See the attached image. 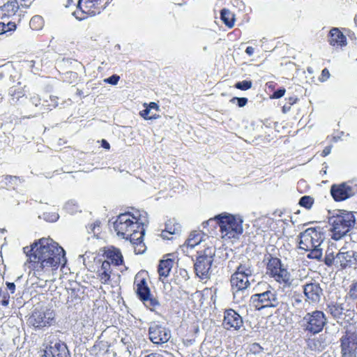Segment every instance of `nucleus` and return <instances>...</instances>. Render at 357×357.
I'll return each instance as SVG.
<instances>
[{"label": "nucleus", "mask_w": 357, "mask_h": 357, "mask_svg": "<svg viewBox=\"0 0 357 357\" xmlns=\"http://www.w3.org/2000/svg\"><path fill=\"white\" fill-rule=\"evenodd\" d=\"M20 6H21L20 2L17 0H13L5 3L2 10L7 14V15L12 16L15 15Z\"/></svg>", "instance_id": "obj_30"}, {"label": "nucleus", "mask_w": 357, "mask_h": 357, "mask_svg": "<svg viewBox=\"0 0 357 357\" xmlns=\"http://www.w3.org/2000/svg\"><path fill=\"white\" fill-rule=\"evenodd\" d=\"M336 264L343 268L355 266L357 264V252L342 248L336 254Z\"/></svg>", "instance_id": "obj_15"}, {"label": "nucleus", "mask_w": 357, "mask_h": 357, "mask_svg": "<svg viewBox=\"0 0 357 357\" xmlns=\"http://www.w3.org/2000/svg\"><path fill=\"white\" fill-rule=\"evenodd\" d=\"M43 357H70L69 351L66 344L55 342L54 345L47 347L44 351Z\"/></svg>", "instance_id": "obj_19"}, {"label": "nucleus", "mask_w": 357, "mask_h": 357, "mask_svg": "<svg viewBox=\"0 0 357 357\" xmlns=\"http://www.w3.org/2000/svg\"><path fill=\"white\" fill-rule=\"evenodd\" d=\"M328 322L327 318L321 310L307 312L301 320V326L305 332L316 335L321 332Z\"/></svg>", "instance_id": "obj_7"}, {"label": "nucleus", "mask_w": 357, "mask_h": 357, "mask_svg": "<svg viewBox=\"0 0 357 357\" xmlns=\"http://www.w3.org/2000/svg\"><path fill=\"white\" fill-rule=\"evenodd\" d=\"M307 251L310 252L307 255L309 259L320 260L322 257V249L319 247L312 248V249H310Z\"/></svg>", "instance_id": "obj_35"}, {"label": "nucleus", "mask_w": 357, "mask_h": 357, "mask_svg": "<svg viewBox=\"0 0 357 357\" xmlns=\"http://www.w3.org/2000/svg\"><path fill=\"white\" fill-rule=\"evenodd\" d=\"M207 50V47H204V50L206 51Z\"/></svg>", "instance_id": "obj_61"}, {"label": "nucleus", "mask_w": 357, "mask_h": 357, "mask_svg": "<svg viewBox=\"0 0 357 357\" xmlns=\"http://www.w3.org/2000/svg\"><path fill=\"white\" fill-rule=\"evenodd\" d=\"M142 301L146 307L149 308L152 311L155 310L160 306V303L158 299L151 294L146 298H144Z\"/></svg>", "instance_id": "obj_32"}, {"label": "nucleus", "mask_w": 357, "mask_h": 357, "mask_svg": "<svg viewBox=\"0 0 357 357\" xmlns=\"http://www.w3.org/2000/svg\"><path fill=\"white\" fill-rule=\"evenodd\" d=\"M149 335L153 344H162L170 339L171 331L158 322H151L149 328Z\"/></svg>", "instance_id": "obj_11"}, {"label": "nucleus", "mask_w": 357, "mask_h": 357, "mask_svg": "<svg viewBox=\"0 0 357 357\" xmlns=\"http://www.w3.org/2000/svg\"><path fill=\"white\" fill-rule=\"evenodd\" d=\"M223 238H237L243 233V220L239 216L220 214L215 217Z\"/></svg>", "instance_id": "obj_4"}, {"label": "nucleus", "mask_w": 357, "mask_h": 357, "mask_svg": "<svg viewBox=\"0 0 357 357\" xmlns=\"http://www.w3.org/2000/svg\"><path fill=\"white\" fill-rule=\"evenodd\" d=\"M54 311L50 309L45 311L35 310L29 317V321L35 328H40L52 325L54 323Z\"/></svg>", "instance_id": "obj_12"}, {"label": "nucleus", "mask_w": 357, "mask_h": 357, "mask_svg": "<svg viewBox=\"0 0 357 357\" xmlns=\"http://www.w3.org/2000/svg\"><path fill=\"white\" fill-rule=\"evenodd\" d=\"M102 0H79L77 10L74 12V15L79 20L86 18L84 15L93 16L100 13L105 6H101Z\"/></svg>", "instance_id": "obj_10"}, {"label": "nucleus", "mask_w": 357, "mask_h": 357, "mask_svg": "<svg viewBox=\"0 0 357 357\" xmlns=\"http://www.w3.org/2000/svg\"><path fill=\"white\" fill-rule=\"evenodd\" d=\"M204 234L200 231H194L190 233L189 237L185 241L187 247L193 248L195 246L199 245L204 241Z\"/></svg>", "instance_id": "obj_28"}, {"label": "nucleus", "mask_w": 357, "mask_h": 357, "mask_svg": "<svg viewBox=\"0 0 357 357\" xmlns=\"http://www.w3.org/2000/svg\"><path fill=\"white\" fill-rule=\"evenodd\" d=\"M252 86V83L250 80H243L242 82H236L235 87L238 89L245 91L250 89Z\"/></svg>", "instance_id": "obj_38"}, {"label": "nucleus", "mask_w": 357, "mask_h": 357, "mask_svg": "<svg viewBox=\"0 0 357 357\" xmlns=\"http://www.w3.org/2000/svg\"><path fill=\"white\" fill-rule=\"evenodd\" d=\"M330 73L327 68H324L321 71L319 80L321 82H326L330 77Z\"/></svg>", "instance_id": "obj_46"}, {"label": "nucleus", "mask_w": 357, "mask_h": 357, "mask_svg": "<svg viewBox=\"0 0 357 357\" xmlns=\"http://www.w3.org/2000/svg\"><path fill=\"white\" fill-rule=\"evenodd\" d=\"M342 303H333L328 305L330 314L335 319H343L345 315V309Z\"/></svg>", "instance_id": "obj_26"}, {"label": "nucleus", "mask_w": 357, "mask_h": 357, "mask_svg": "<svg viewBox=\"0 0 357 357\" xmlns=\"http://www.w3.org/2000/svg\"><path fill=\"white\" fill-rule=\"evenodd\" d=\"M22 7H29L33 0H17Z\"/></svg>", "instance_id": "obj_50"}, {"label": "nucleus", "mask_w": 357, "mask_h": 357, "mask_svg": "<svg viewBox=\"0 0 357 357\" xmlns=\"http://www.w3.org/2000/svg\"><path fill=\"white\" fill-rule=\"evenodd\" d=\"M100 224V223L98 221H96V222H93V224H91L88 227L89 232L96 234V229H98V231H99Z\"/></svg>", "instance_id": "obj_45"}, {"label": "nucleus", "mask_w": 357, "mask_h": 357, "mask_svg": "<svg viewBox=\"0 0 357 357\" xmlns=\"http://www.w3.org/2000/svg\"><path fill=\"white\" fill-rule=\"evenodd\" d=\"M107 261H110L115 266H119L122 264L123 259L121 252L119 249L114 247L108 248L105 252Z\"/></svg>", "instance_id": "obj_22"}, {"label": "nucleus", "mask_w": 357, "mask_h": 357, "mask_svg": "<svg viewBox=\"0 0 357 357\" xmlns=\"http://www.w3.org/2000/svg\"><path fill=\"white\" fill-rule=\"evenodd\" d=\"M221 19L223 22L229 28L234 26V15L227 9H222L220 13Z\"/></svg>", "instance_id": "obj_31"}, {"label": "nucleus", "mask_w": 357, "mask_h": 357, "mask_svg": "<svg viewBox=\"0 0 357 357\" xmlns=\"http://www.w3.org/2000/svg\"><path fill=\"white\" fill-rule=\"evenodd\" d=\"M172 222L166 224L165 229L161 233V237L164 239H171L169 236L178 234L181 231V227L178 224H174L172 226Z\"/></svg>", "instance_id": "obj_29"}, {"label": "nucleus", "mask_w": 357, "mask_h": 357, "mask_svg": "<svg viewBox=\"0 0 357 357\" xmlns=\"http://www.w3.org/2000/svg\"><path fill=\"white\" fill-rule=\"evenodd\" d=\"M149 222L147 213L135 211L120 214L114 222V229L119 237L129 240L135 254H142L146 250L143 242L144 226Z\"/></svg>", "instance_id": "obj_2"}, {"label": "nucleus", "mask_w": 357, "mask_h": 357, "mask_svg": "<svg viewBox=\"0 0 357 357\" xmlns=\"http://www.w3.org/2000/svg\"><path fill=\"white\" fill-rule=\"evenodd\" d=\"M30 27L34 30H39L43 26V20L39 15L33 16L29 22Z\"/></svg>", "instance_id": "obj_34"}, {"label": "nucleus", "mask_w": 357, "mask_h": 357, "mask_svg": "<svg viewBox=\"0 0 357 357\" xmlns=\"http://www.w3.org/2000/svg\"><path fill=\"white\" fill-rule=\"evenodd\" d=\"M283 109H287V107H286L285 106L283 107Z\"/></svg>", "instance_id": "obj_63"}, {"label": "nucleus", "mask_w": 357, "mask_h": 357, "mask_svg": "<svg viewBox=\"0 0 357 357\" xmlns=\"http://www.w3.org/2000/svg\"><path fill=\"white\" fill-rule=\"evenodd\" d=\"M59 218V215L57 213H52L50 218L45 217V219L50 222L56 221Z\"/></svg>", "instance_id": "obj_52"}, {"label": "nucleus", "mask_w": 357, "mask_h": 357, "mask_svg": "<svg viewBox=\"0 0 357 357\" xmlns=\"http://www.w3.org/2000/svg\"><path fill=\"white\" fill-rule=\"evenodd\" d=\"M1 99H2V96H1V94L0 93V100H1Z\"/></svg>", "instance_id": "obj_64"}, {"label": "nucleus", "mask_w": 357, "mask_h": 357, "mask_svg": "<svg viewBox=\"0 0 357 357\" xmlns=\"http://www.w3.org/2000/svg\"><path fill=\"white\" fill-rule=\"evenodd\" d=\"M266 268L267 274L278 283L286 287H289L292 285L294 279L279 258L271 257L267 263Z\"/></svg>", "instance_id": "obj_5"}, {"label": "nucleus", "mask_w": 357, "mask_h": 357, "mask_svg": "<svg viewBox=\"0 0 357 357\" xmlns=\"http://www.w3.org/2000/svg\"><path fill=\"white\" fill-rule=\"evenodd\" d=\"M73 0H68V3L66 5V7H68V6H69V5H70L71 3H73Z\"/></svg>", "instance_id": "obj_59"}, {"label": "nucleus", "mask_w": 357, "mask_h": 357, "mask_svg": "<svg viewBox=\"0 0 357 357\" xmlns=\"http://www.w3.org/2000/svg\"><path fill=\"white\" fill-rule=\"evenodd\" d=\"M233 264H234L233 261H229V263H228V267H231Z\"/></svg>", "instance_id": "obj_60"}, {"label": "nucleus", "mask_w": 357, "mask_h": 357, "mask_svg": "<svg viewBox=\"0 0 357 357\" xmlns=\"http://www.w3.org/2000/svg\"><path fill=\"white\" fill-rule=\"evenodd\" d=\"M151 109L150 108H146L142 112H140V115L145 119H156L154 114L150 115Z\"/></svg>", "instance_id": "obj_43"}, {"label": "nucleus", "mask_w": 357, "mask_h": 357, "mask_svg": "<svg viewBox=\"0 0 357 357\" xmlns=\"http://www.w3.org/2000/svg\"><path fill=\"white\" fill-rule=\"evenodd\" d=\"M331 194L335 201L340 202L354 196L355 192L350 185L342 183L333 185L331 188Z\"/></svg>", "instance_id": "obj_16"}, {"label": "nucleus", "mask_w": 357, "mask_h": 357, "mask_svg": "<svg viewBox=\"0 0 357 357\" xmlns=\"http://www.w3.org/2000/svg\"><path fill=\"white\" fill-rule=\"evenodd\" d=\"M147 107L150 108L151 110L152 109H158V105L155 102H150Z\"/></svg>", "instance_id": "obj_56"}, {"label": "nucleus", "mask_w": 357, "mask_h": 357, "mask_svg": "<svg viewBox=\"0 0 357 357\" xmlns=\"http://www.w3.org/2000/svg\"><path fill=\"white\" fill-rule=\"evenodd\" d=\"M299 248L304 250L320 247L325 239L321 228H307L299 236Z\"/></svg>", "instance_id": "obj_8"}, {"label": "nucleus", "mask_w": 357, "mask_h": 357, "mask_svg": "<svg viewBox=\"0 0 357 357\" xmlns=\"http://www.w3.org/2000/svg\"><path fill=\"white\" fill-rule=\"evenodd\" d=\"M283 109H287V107H286L285 106L283 107Z\"/></svg>", "instance_id": "obj_62"}, {"label": "nucleus", "mask_w": 357, "mask_h": 357, "mask_svg": "<svg viewBox=\"0 0 357 357\" xmlns=\"http://www.w3.org/2000/svg\"><path fill=\"white\" fill-rule=\"evenodd\" d=\"M8 289L11 291V293H14V291L15 289V285L13 282H7L6 283Z\"/></svg>", "instance_id": "obj_54"}, {"label": "nucleus", "mask_w": 357, "mask_h": 357, "mask_svg": "<svg viewBox=\"0 0 357 357\" xmlns=\"http://www.w3.org/2000/svg\"><path fill=\"white\" fill-rule=\"evenodd\" d=\"M251 302L256 310H261L268 307H276L281 301L277 290L268 284L263 292L255 294L251 296Z\"/></svg>", "instance_id": "obj_6"}, {"label": "nucleus", "mask_w": 357, "mask_h": 357, "mask_svg": "<svg viewBox=\"0 0 357 357\" xmlns=\"http://www.w3.org/2000/svg\"><path fill=\"white\" fill-rule=\"evenodd\" d=\"M290 105H293L296 102V99L294 98H290Z\"/></svg>", "instance_id": "obj_58"}, {"label": "nucleus", "mask_w": 357, "mask_h": 357, "mask_svg": "<svg viewBox=\"0 0 357 357\" xmlns=\"http://www.w3.org/2000/svg\"><path fill=\"white\" fill-rule=\"evenodd\" d=\"M242 317L234 310L229 309L224 313L222 325L227 330H238L243 326Z\"/></svg>", "instance_id": "obj_18"}, {"label": "nucleus", "mask_w": 357, "mask_h": 357, "mask_svg": "<svg viewBox=\"0 0 357 357\" xmlns=\"http://www.w3.org/2000/svg\"><path fill=\"white\" fill-rule=\"evenodd\" d=\"M254 48L252 47H248L245 50V53L248 54L249 56H252L254 53Z\"/></svg>", "instance_id": "obj_55"}, {"label": "nucleus", "mask_w": 357, "mask_h": 357, "mask_svg": "<svg viewBox=\"0 0 357 357\" xmlns=\"http://www.w3.org/2000/svg\"><path fill=\"white\" fill-rule=\"evenodd\" d=\"M112 273L110 261L105 260L96 272L97 278L102 284H107L111 280Z\"/></svg>", "instance_id": "obj_20"}, {"label": "nucleus", "mask_w": 357, "mask_h": 357, "mask_svg": "<svg viewBox=\"0 0 357 357\" xmlns=\"http://www.w3.org/2000/svg\"><path fill=\"white\" fill-rule=\"evenodd\" d=\"M0 24L3 25V27L1 28V29H3L1 31V34L8 31H14L16 29V24L14 22H9L7 24H5L4 22H0Z\"/></svg>", "instance_id": "obj_41"}, {"label": "nucleus", "mask_w": 357, "mask_h": 357, "mask_svg": "<svg viewBox=\"0 0 357 357\" xmlns=\"http://www.w3.org/2000/svg\"><path fill=\"white\" fill-rule=\"evenodd\" d=\"M4 177L6 184L10 186L17 185L19 183L22 182V179L17 176L7 175Z\"/></svg>", "instance_id": "obj_40"}, {"label": "nucleus", "mask_w": 357, "mask_h": 357, "mask_svg": "<svg viewBox=\"0 0 357 357\" xmlns=\"http://www.w3.org/2000/svg\"><path fill=\"white\" fill-rule=\"evenodd\" d=\"M24 252L29 257L33 275L45 282L53 280L59 266H63L67 261L65 250L50 238L35 241L30 247L24 248Z\"/></svg>", "instance_id": "obj_1"}, {"label": "nucleus", "mask_w": 357, "mask_h": 357, "mask_svg": "<svg viewBox=\"0 0 357 357\" xmlns=\"http://www.w3.org/2000/svg\"><path fill=\"white\" fill-rule=\"evenodd\" d=\"M102 146L107 149H109V144L105 139H102Z\"/></svg>", "instance_id": "obj_57"}, {"label": "nucleus", "mask_w": 357, "mask_h": 357, "mask_svg": "<svg viewBox=\"0 0 357 357\" xmlns=\"http://www.w3.org/2000/svg\"><path fill=\"white\" fill-rule=\"evenodd\" d=\"M135 283L137 285V294L141 301L150 296V289L145 279H141L139 281L136 280Z\"/></svg>", "instance_id": "obj_25"}, {"label": "nucleus", "mask_w": 357, "mask_h": 357, "mask_svg": "<svg viewBox=\"0 0 357 357\" xmlns=\"http://www.w3.org/2000/svg\"><path fill=\"white\" fill-rule=\"evenodd\" d=\"M234 274L251 277L254 274V268L250 259L242 261L237 266Z\"/></svg>", "instance_id": "obj_23"}, {"label": "nucleus", "mask_w": 357, "mask_h": 357, "mask_svg": "<svg viewBox=\"0 0 357 357\" xmlns=\"http://www.w3.org/2000/svg\"><path fill=\"white\" fill-rule=\"evenodd\" d=\"M349 294L350 298L353 299L357 298V281L350 286Z\"/></svg>", "instance_id": "obj_42"}, {"label": "nucleus", "mask_w": 357, "mask_h": 357, "mask_svg": "<svg viewBox=\"0 0 357 357\" xmlns=\"http://www.w3.org/2000/svg\"><path fill=\"white\" fill-rule=\"evenodd\" d=\"M0 296L2 297L1 305L3 306H7L9 303V295L7 292H2L0 294Z\"/></svg>", "instance_id": "obj_49"}, {"label": "nucleus", "mask_w": 357, "mask_h": 357, "mask_svg": "<svg viewBox=\"0 0 357 357\" xmlns=\"http://www.w3.org/2000/svg\"><path fill=\"white\" fill-rule=\"evenodd\" d=\"M231 101L232 102H235L236 101L238 103V105L240 107H244L247 102H248V99L246 98H233Z\"/></svg>", "instance_id": "obj_44"}, {"label": "nucleus", "mask_w": 357, "mask_h": 357, "mask_svg": "<svg viewBox=\"0 0 357 357\" xmlns=\"http://www.w3.org/2000/svg\"><path fill=\"white\" fill-rule=\"evenodd\" d=\"M328 222L331 226L332 238L337 241L354 227L356 219L351 212L339 211L338 213L329 218Z\"/></svg>", "instance_id": "obj_3"}, {"label": "nucleus", "mask_w": 357, "mask_h": 357, "mask_svg": "<svg viewBox=\"0 0 357 357\" xmlns=\"http://www.w3.org/2000/svg\"><path fill=\"white\" fill-rule=\"evenodd\" d=\"M303 293L305 301L311 303H319L323 296V289L317 282L307 283L303 285Z\"/></svg>", "instance_id": "obj_17"}, {"label": "nucleus", "mask_w": 357, "mask_h": 357, "mask_svg": "<svg viewBox=\"0 0 357 357\" xmlns=\"http://www.w3.org/2000/svg\"><path fill=\"white\" fill-rule=\"evenodd\" d=\"M314 203V199L310 196H303L300 199L299 204L305 208H310Z\"/></svg>", "instance_id": "obj_37"}, {"label": "nucleus", "mask_w": 357, "mask_h": 357, "mask_svg": "<svg viewBox=\"0 0 357 357\" xmlns=\"http://www.w3.org/2000/svg\"><path fill=\"white\" fill-rule=\"evenodd\" d=\"M119 80V76L116 75H113L111 77L105 79V82L112 85H115L118 83Z\"/></svg>", "instance_id": "obj_47"}, {"label": "nucleus", "mask_w": 357, "mask_h": 357, "mask_svg": "<svg viewBox=\"0 0 357 357\" xmlns=\"http://www.w3.org/2000/svg\"><path fill=\"white\" fill-rule=\"evenodd\" d=\"M64 208L70 213L76 212L78 209L77 204L75 201L70 200L66 203Z\"/></svg>", "instance_id": "obj_39"}, {"label": "nucleus", "mask_w": 357, "mask_h": 357, "mask_svg": "<svg viewBox=\"0 0 357 357\" xmlns=\"http://www.w3.org/2000/svg\"><path fill=\"white\" fill-rule=\"evenodd\" d=\"M9 94L13 97V100L15 99H16L17 101L20 98H22L24 96V93L23 90L20 87L17 88L15 86L11 87L9 89Z\"/></svg>", "instance_id": "obj_36"}, {"label": "nucleus", "mask_w": 357, "mask_h": 357, "mask_svg": "<svg viewBox=\"0 0 357 357\" xmlns=\"http://www.w3.org/2000/svg\"><path fill=\"white\" fill-rule=\"evenodd\" d=\"M173 265L174 261L171 259L161 260L158 268L160 277L167 278L169 275Z\"/></svg>", "instance_id": "obj_27"}, {"label": "nucleus", "mask_w": 357, "mask_h": 357, "mask_svg": "<svg viewBox=\"0 0 357 357\" xmlns=\"http://www.w3.org/2000/svg\"><path fill=\"white\" fill-rule=\"evenodd\" d=\"M248 278L249 277L234 273L231 276L230 282L234 298L238 303L241 302V300L238 299V295L243 294L250 286V282Z\"/></svg>", "instance_id": "obj_14"}, {"label": "nucleus", "mask_w": 357, "mask_h": 357, "mask_svg": "<svg viewBox=\"0 0 357 357\" xmlns=\"http://www.w3.org/2000/svg\"><path fill=\"white\" fill-rule=\"evenodd\" d=\"M341 348L342 357H356L357 334L355 331H346L341 338Z\"/></svg>", "instance_id": "obj_13"}, {"label": "nucleus", "mask_w": 357, "mask_h": 357, "mask_svg": "<svg viewBox=\"0 0 357 357\" xmlns=\"http://www.w3.org/2000/svg\"><path fill=\"white\" fill-rule=\"evenodd\" d=\"M31 100L35 106H38L40 103V99L38 96H33L31 97Z\"/></svg>", "instance_id": "obj_51"}, {"label": "nucleus", "mask_w": 357, "mask_h": 357, "mask_svg": "<svg viewBox=\"0 0 357 357\" xmlns=\"http://www.w3.org/2000/svg\"><path fill=\"white\" fill-rule=\"evenodd\" d=\"M285 91H286L284 88L278 89L273 93V94L272 95V98L275 99L280 98L284 95Z\"/></svg>", "instance_id": "obj_48"}, {"label": "nucleus", "mask_w": 357, "mask_h": 357, "mask_svg": "<svg viewBox=\"0 0 357 357\" xmlns=\"http://www.w3.org/2000/svg\"><path fill=\"white\" fill-rule=\"evenodd\" d=\"M338 250V248L336 243H331L326 251L324 258L325 264L328 266H331L333 264H336V251Z\"/></svg>", "instance_id": "obj_24"}, {"label": "nucleus", "mask_w": 357, "mask_h": 357, "mask_svg": "<svg viewBox=\"0 0 357 357\" xmlns=\"http://www.w3.org/2000/svg\"><path fill=\"white\" fill-rule=\"evenodd\" d=\"M331 151V146H328L325 147L324 149L323 150L321 155L323 157H326V155L330 154Z\"/></svg>", "instance_id": "obj_53"}, {"label": "nucleus", "mask_w": 357, "mask_h": 357, "mask_svg": "<svg viewBox=\"0 0 357 357\" xmlns=\"http://www.w3.org/2000/svg\"><path fill=\"white\" fill-rule=\"evenodd\" d=\"M198 253L199 256L194 265L196 275L202 279L208 278L215 255L214 249L207 248Z\"/></svg>", "instance_id": "obj_9"}, {"label": "nucleus", "mask_w": 357, "mask_h": 357, "mask_svg": "<svg viewBox=\"0 0 357 357\" xmlns=\"http://www.w3.org/2000/svg\"><path fill=\"white\" fill-rule=\"evenodd\" d=\"M308 347L313 351H323L325 348L324 343L319 338H314L308 341Z\"/></svg>", "instance_id": "obj_33"}, {"label": "nucleus", "mask_w": 357, "mask_h": 357, "mask_svg": "<svg viewBox=\"0 0 357 357\" xmlns=\"http://www.w3.org/2000/svg\"><path fill=\"white\" fill-rule=\"evenodd\" d=\"M328 42L333 46H343L347 43L345 36L337 28L331 30Z\"/></svg>", "instance_id": "obj_21"}]
</instances>
